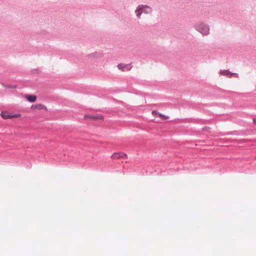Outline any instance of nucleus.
<instances>
[{
    "label": "nucleus",
    "instance_id": "1",
    "mask_svg": "<svg viewBox=\"0 0 256 256\" xmlns=\"http://www.w3.org/2000/svg\"><path fill=\"white\" fill-rule=\"evenodd\" d=\"M0 116L4 119L18 118L20 117L21 116V115L18 114H12L6 111L2 112L0 114Z\"/></svg>",
    "mask_w": 256,
    "mask_h": 256
},
{
    "label": "nucleus",
    "instance_id": "2",
    "mask_svg": "<svg viewBox=\"0 0 256 256\" xmlns=\"http://www.w3.org/2000/svg\"><path fill=\"white\" fill-rule=\"evenodd\" d=\"M128 156L126 154L122 152H118L114 153L111 158L113 160H118L120 158H127Z\"/></svg>",
    "mask_w": 256,
    "mask_h": 256
},
{
    "label": "nucleus",
    "instance_id": "3",
    "mask_svg": "<svg viewBox=\"0 0 256 256\" xmlns=\"http://www.w3.org/2000/svg\"><path fill=\"white\" fill-rule=\"evenodd\" d=\"M198 30L204 35L209 34V28L206 24H200L198 27Z\"/></svg>",
    "mask_w": 256,
    "mask_h": 256
},
{
    "label": "nucleus",
    "instance_id": "4",
    "mask_svg": "<svg viewBox=\"0 0 256 256\" xmlns=\"http://www.w3.org/2000/svg\"><path fill=\"white\" fill-rule=\"evenodd\" d=\"M118 68L122 72H125L130 70L132 66L130 65V64H120L118 65Z\"/></svg>",
    "mask_w": 256,
    "mask_h": 256
},
{
    "label": "nucleus",
    "instance_id": "5",
    "mask_svg": "<svg viewBox=\"0 0 256 256\" xmlns=\"http://www.w3.org/2000/svg\"><path fill=\"white\" fill-rule=\"evenodd\" d=\"M220 74L222 76H226L228 78H231L232 76H234L236 78L238 77V74L236 73H232L228 70H222L220 72Z\"/></svg>",
    "mask_w": 256,
    "mask_h": 256
},
{
    "label": "nucleus",
    "instance_id": "6",
    "mask_svg": "<svg viewBox=\"0 0 256 256\" xmlns=\"http://www.w3.org/2000/svg\"><path fill=\"white\" fill-rule=\"evenodd\" d=\"M84 118L86 120L90 119L92 120H103V116L102 115H90V114H86L84 116Z\"/></svg>",
    "mask_w": 256,
    "mask_h": 256
},
{
    "label": "nucleus",
    "instance_id": "7",
    "mask_svg": "<svg viewBox=\"0 0 256 256\" xmlns=\"http://www.w3.org/2000/svg\"><path fill=\"white\" fill-rule=\"evenodd\" d=\"M142 8L143 5H139L135 11V13L138 18H140V16L142 12Z\"/></svg>",
    "mask_w": 256,
    "mask_h": 256
},
{
    "label": "nucleus",
    "instance_id": "8",
    "mask_svg": "<svg viewBox=\"0 0 256 256\" xmlns=\"http://www.w3.org/2000/svg\"><path fill=\"white\" fill-rule=\"evenodd\" d=\"M32 108H34L38 110H47V108L44 105L41 104H38L32 106Z\"/></svg>",
    "mask_w": 256,
    "mask_h": 256
},
{
    "label": "nucleus",
    "instance_id": "9",
    "mask_svg": "<svg viewBox=\"0 0 256 256\" xmlns=\"http://www.w3.org/2000/svg\"><path fill=\"white\" fill-rule=\"evenodd\" d=\"M25 98L28 100L32 102H34L36 100V96L34 95H26Z\"/></svg>",
    "mask_w": 256,
    "mask_h": 256
},
{
    "label": "nucleus",
    "instance_id": "10",
    "mask_svg": "<svg viewBox=\"0 0 256 256\" xmlns=\"http://www.w3.org/2000/svg\"><path fill=\"white\" fill-rule=\"evenodd\" d=\"M142 10V12H144L145 14H150L152 12V9L150 7L148 6L143 5Z\"/></svg>",
    "mask_w": 256,
    "mask_h": 256
},
{
    "label": "nucleus",
    "instance_id": "11",
    "mask_svg": "<svg viewBox=\"0 0 256 256\" xmlns=\"http://www.w3.org/2000/svg\"><path fill=\"white\" fill-rule=\"evenodd\" d=\"M159 117H160L161 118L163 119V120H167L168 118V116H164V115H163L161 114H159L158 116Z\"/></svg>",
    "mask_w": 256,
    "mask_h": 256
},
{
    "label": "nucleus",
    "instance_id": "12",
    "mask_svg": "<svg viewBox=\"0 0 256 256\" xmlns=\"http://www.w3.org/2000/svg\"><path fill=\"white\" fill-rule=\"evenodd\" d=\"M159 114L160 113L156 110H153L152 112V114L154 116H158Z\"/></svg>",
    "mask_w": 256,
    "mask_h": 256
},
{
    "label": "nucleus",
    "instance_id": "13",
    "mask_svg": "<svg viewBox=\"0 0 256 256\" xmlns=\"http://www.w3.org/2000/svg\"><path fill=\"white\" fill-rule=\"evenodd\" d=\"M253 122L254 124H256V118H253Z\"/></svg>",
    "mask_w": 256,
    "mask_h": 256
}]
</instances>
